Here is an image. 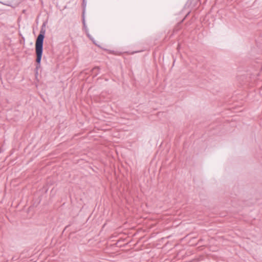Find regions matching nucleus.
<instances>
[{"label":"nucleus","instance_id":"1","mask_svg":"<svg viewBox=\"0 0 262 262\" xmlns=\"http://www.w3.org/2000/svg\"><path fill=\"white\" fill-rule=\"evenodd\" d=\"M45 26V24L43 23L35 42V52L36 54V61L37 63L36 68H38L40 66L43 52V40L46 34Z\"/></svg>","mask_w":262,"mask_h":262},{"label":"nucleus","instance_id":"2","mask_svg":"<svg viewBox=\"0 0 262 262\" xmlns=\"http://www.w3.org/2000/svg\"><path fill=\"white\" fill-rule=\"evenodd\" d=\"M82 5H83V9H85V8L86 7V2H85V0H83Z\"/></svg>","mask_w":262,"mask_h":262},{"label":"nucleus","instance_id":"3","mask_svg":"<svg viewBox=\"0 0 262 262\" xmlns=\"http://www.w3.org/2000/svg\"><path fill=\"white\" fill-rule=\"evenodd\" d=\"M98 69H99V68H95V70Z\"/></svg>","mask_w":262,"mask_h":262}]
</instances>
